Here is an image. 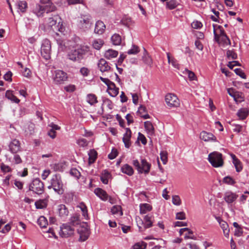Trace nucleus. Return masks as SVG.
Masks as SVG:
<instances>
[{
  "mask_svg": "<svg viewBox=\"0 0 249 249\" xmlns=\"http://www.w3.org/2000/svg\"><path fill=\"white\" fill-rule=\"evenodd\" d=\"M89 70L85 67L82 68L80 70L81 74L83 76H88L89 73Z\"/></svg>",
  "mask_w": 249,
  "mask_h": 249,
  "instance_id": "338daca9",
  "label": "nucleus"
},
{
  "mask_svg": "<svg viewBox=\"0 0 249 249\" xmlns=\"http://www.w3.org/2000/svg\"><path fill=\"white\" fill-rule=\"evenodd\" d=\"M176 218L179 220H184L186 219L185 213L183 212H178L176 213Z\"/></svg>",
  "mask_w": 249,
  "mask_h": 249,
  "instance_id": "69168bd1",
  "label": "nucleus"
},
{
  "mask_svg": "<svg viewBox=\"0 0 249 249\" xmlns=\"http://www.w3.org/2000/svg\"><path fill=\"white\" fill-rule=\"evenodd\" d=\"M238 196L231 192H227L225 193L224 200L228 203H231L235 201Z\"/></svg>",
  "mask_w": 249,
  "mask_h": 249,
  "instance_id": "5701e85b",
  "label": "nucleus"
},
{
  "mask_svg": "<svg viewBox=\"0 0 249 249\" xmlns=\"http://www.w3.org/2000/svg\"><path fill=\"white\" fill-rule=\"evenodd\" d=\"M208 160L214 167H221L224 163L222 154L218 152H213L209 154Z\"/></svg>",
  "mask_w": 249,
  "mask_h": 249,
  "instance_id": "7ed1b4c3",
  "label": "nucleus"
},
{
  "mask_svg": "<svg viewBox=\"0 0 249 249\" xmlns=\"http://www.w3.org/2000/svg\"><path fill=\"white\" fill-rule=\"evenodd\" d=\"M47 9L44 6L39 4H36L33 7L32 11L37 17H41L43 16V14L46 11H47Z\"/></svg>",
  "mask_w": 249,
  "mask_h": 249,
  "instance_id": "dca6fc26",
  "label": "nucleus"
},
{
  "mask_svg": "<svg viewBox=\"0 0 249 249\" xmlns=\"http://www.w3.org/2000/svg\"><path fill=\"white\" fill-rule=\"evenodd\" d=\"M172 202L176 205H179L181 204V200L178 196H174L172 197Z\"/></svg>",
  "mask_w": 249,
  "mask_h": 249,
  "instance_id": "e2e57ef3",
  "label": "nucleus"
},
{
  "mask_svg": "<svg viewBox=\"0 0 249 249\" xmlns=\"http://www.w3.org/2000/svg\"><path fill=\"white\" fill-rule=\"evenodd\" d=\"M111 212L113 214H117L119 212H120L121 214H123V212L121 211V207L119 205H115L113 206L111 209Z\"/></svg>",
  "mask_w": 249,
  "mask_h": 249,
  "instance_id": "4d7b16f0",
  "label": "nucleus"
},
{
  "mask_svg": "<svg viewBox=\"0 0 249 249\" xmlns=\"http://www.w3.org/2000/svg\"><path fill=\"white\" fill-rule=\"evenodd\" d=\"M216 219L218 222L220 227L223 230L224 235L226 237H228L229 235L230 229L229 228L228 223L226 221L223 220L220 217H216Z\"/></svg>",
  "mask_w": 249,
  "mask_h": 249,
  "instance_id": "f3484780",
  "label": "nucleus"
},
{
  "mask_svg": "<svg viewBox=\"0 0 249 249\" xmlns=\"http://www.w3.org/2000/svg\"><path fill=\"white\" fill-rule=\"evenodd\" d=\"M78 207L80 208L82 212V215L86 219H88L89 216L88 213V210L86 206L84 204V203H81Z\"/></svg>",
  "mask_w": 249,
  "mask_h": 249,
  "instance_id": "a18cd8bd",
  "label": "nucleus"
},
{
  "mask_svg": "<svg viewBox=\"0 0 249 249\" xmlns=\"http://www.w3.org/2000/svg\"><path fill=\"white\" fill-rule=\"evenodd\" d=\"M51 72L52 73L54 74V77L53 78H68L67 73L62 70H53Z\"/></svg>",
  "mask_w": 249,
  "mask_h": 249,
  "instance_id": "c9c22d12",
  "label": "nucleus"
},
{
  "mask_svg": "<svg viewBox=\"0 0 249 249\" xmlns=\"http://www.w3.org/2000/svg\"><path fill=\"white\" fill-rule=\"evenodd\" d=\"M248 115L249 110L246 108H242L240 109L237 113V115L241 120L245 119Z\"/></svg>",
  "mask_w": 249,
  "mask_h": 249,
  "instance_id": "473e14b6",
  "label": "nucleus"
},
{
  "mask_svg": "<svg viewBox=\"0 0 249 249\" xmlns=\"http://www.w3.org/2000/svg\"><path fill=\"white\" fill-rule=\"evenodd\" d=\"M140 213L141 214H144L146 213L150 212L152 210V206L147 203H144L140 205Z\"/></svg>",
  "mask_w": 249,
  "mask_h": 249,
  "instance_id": "f704fd0d",
  "label": "nucleus"
},
{
  "mask_svg": "<svg viewBox=\"0 0 249 249\" xmlns=\"http://www.w3.org/2000/svg\"><path fill=\"white\" fill-rule=\"evenodd\" d=\"M216 26V25H213V34L215 41L220 45H231L230 40L226 35L223 28L220 26H218V29L219 31V33H217L215 29Z\"/></svg>",
  "mask_w": 249,
  "mask_h": 249,
  "instance_id": "f257e3e1",
  "label": "nucleus"
},
{
  "mask_svg": "<svg viewBox=\"0 0 249 249\" xmlns=\"http://www.w3.org/2000/svg\"><path fill=\"white\" fill-rule=\"evenodd\" d=\"M200 138L205 142H207L214 140L215 137L211 133H208L206 131H202L200 134Z\"/></svg>",
  "mask_w": 249,
  "mask_h": 249,
  "instance_id": "a878e982",
  "label": "nucleus"
},
{
  "mask_svg": "<svg viewBox=\"0 0 249 249\" xmlns=\"http://www.w3.org/2000/svg\"><path fill=\"white\" fill-rule=\"evenodd\" d=\"M21 72L22 73V75L24 77H29L31 74V71L28 68H25L23 71L21 70Z\"/></svg>",
  "mask_w": 249,
  "mask_h": 249,
  "instance_id": "774afa93",
  "label": "nucleus"
},
{
  "mask_svg": "<svg viewBox=\"0 0 249 249\" xmlns=\"http://www.w3.org/2000/svg\"><path fill=\"white\" fill-rule=\"evenodd\" d=\"M74 230L68 224H63L60 227L59 235L63 238H68L73 235Z\"/></svg>",
  "mask_w": 249,
  "mask_h": 249,
  "instance_id": "f8f14e48",
  "label": "nucleus"
},
{
  "mask_svg": "<svg viewBox=\"0 0 249 249\" xmlns=\"http://www.w3.org/2000/svg\"><path fill=\"white\" fill-rule=\"evenodd\" d=\"M111 176L110 173L107 170H104L100 177L101 181L105 184H107L108 182V178Z\"/></svg>",
  "mask_w": 249,
  "mask_h": 249,
  "instance_id": "7c9ffc66",
  "label": "nucleus"
},
{
  "mask_svg": "<svg viewBox=\"0 0 249 249\" xmlns=\"http://www.w3.org/2000/svg\"><path fill=\"white\" fill-rule=\"evenodd\" d=\"M223 182L228 185H234L236 182L232 178L229 176L224 178Z\"/></svg>",
  "mask_w": 249,
  "mask_h": 249,
  "instance_id": "09e8293b",
  "label": "nucleus"
},
{
  "mask_svg": "<svg viewBox=\"0 0 249 249\" xmlns=\"http://www.w3.org/2000/svg\"><path fill=\"white\" fill-rule=\"evenodd\" d=\"M41 3L46 4L45 7L47 10V13L54 11L55 10V6L53 4L51 0H40Z\"/></svg>",
  "mask_w": 249,
  "mask_h": 249,
  "instance_id": "393cba45",
  "label": "nucleus"
},
{
  "mask_svg": "<svg viewBox=\"0 0 249 249\" xmlns=\"http://www.w3.org/2000/svg\"><path fill=\"white\" fill-rule=\"evenodd\" d=\"M111 39L113 44L115 45H119L121 44L122 38L119 34H114L112 36Z\"/></svg>",
  "mask_w": 249,
  "mask_h": 249,
  "instance_id": "58836bf2",
  "label": "nucleus"
},
{
  "mask_svg": "<svg viewBox=\"0 0 249 249\" xmlns=\"http://www.w3.org/2000/svg\"><path fill=\"white\" fill-rule=\"evenodd\" d=\"M60 18L58 15H54L52 17L49 18L47 20V24L51 27L54 32L58 31L62 32V24L60 23Z\"/></svg>",
  "mask_w": 249,
  "mask_h": 249,
  "instance_id": "0eeeda50",
  "label": "nucleus"
},
{
  "mask_svg": "<svg viewBox=\"0 0 249 249\" xmlns=\"http://www.w3.org/2000/svg\"><path fill=\"white\" fill-rule=\"evenodd\" d=\"M146 246L147 244L145 242L137 243L133 246V249H145Z\"/></svg>",
  "mask_w": 249,
  "mask_h": 249,
  "instance_id": "8fccbe9b",
  "label": "nucleus"
},
{
  "mask_svg": "<svg viewBox=\"0 0 249 249\" xmlns=\"http://www.w3.org/2000/svg\"><path fill=\"white\" fill-rule=\"evenodd\" d=\"M132 164L137 170L139 173L142 174L144 173L145 174H148L150 171L151 164L145 159H142L141 162L137 160H133Z\"/></svg>",
  "mask_w": 249,
  "mask_h": 249,
  "instance_id": "f03ea898",
  "label": "nucleus"
},
{
  "mask_svg": "<svg viewBox=\"0 0 249 249\" xmlns=\"http://www.w3.org/2000/svg\"><path fill=\"white\" fill-rule=\"evenodd\" d=\"M97 153L94 150H91L89 153V164L90 165L94 163L97 159Z\"/></svg>",
  "mask_w": 249,
  "mask_h": 249,
  "instance_id": "4c0bfd02",
  "label": "nucleus"
},
{
  "mask_svg": "<svg viewBox=\"0 0 249 249\" xmlns=\"http://www.w3.org/2000/svg\"><path fill=\"white\" fill-rule=\"evenodd\" d=\"M227 56L229 59H236L237 58V54L233 50L227 51Z\"/></svg>",
  "mask_w": 249,
  "mask_h": 249,
  "instance_id": "3c124183",
  "label": "nucleus"
},
{
  "mask_svg": "<svg viewBox=\"0 0 249 249\" xmlns=\"http://www.w3.org/2000/svg\"><path fill=\"white\" fill-rule=\"evenodd\" d=\"M94 192L97 196L104 201H106L109 197L107 192L100 188H96Z\"/></svg>",
  "mask_w": 249,
  "mask_h": 249,
  "instance_id": "412c9836",
  "label": "nucleus"
},
{
  "mask_svg": "<svg viewBox=\"0 0 249 249\" xmlns=\"http://www.w3.org/2000/svg\"><path fill=\"white\" fill-rule=\"evenodd\" d=\"M138 140L142 142V143L144 145L146 144L147 143V140L146 138L140 132L138 133Z\"/></svg>",
  "mask_w": 249,
  "mask_h": 249,
  "instance_id": "0e129e2a",
  "label": "nucleus"
},
{
  "mask_svg": "<svg viewBox=\"0 0 249 249\" xmlns=\"http://www.w3.org/2000/svg\"><path fill=\"white\" fill-rule=\"evenodd\" d=\"M5 97L14 103H18L20 102V100L13 94L11 91L7 90L5 93Z\"/></svg>",
  "mask_w": 249,
  "mask_h": 249,
  "instance_id": "e433bc0d",
  "label": "nucleus"
},
{
  "mask_svg": "<svg viewBox=\"0 0 249 249\" xmlns=\"http://www.w3.org/2000/svg\"><path fill=\"white\" fill-rule=\"evenodd\" d=\"M125 132L124 134L123 141L126 148H128L131 145L130 139L131 137V131L129 128H125Z\"/></svg>",
  "mask_w": 249,
  "mask_h": 249,
  "instance_id": "2eb2a0df",
  "label": "nucleus"
},
{
  "mask_svg": "<svg viewBox=\"0 0 249 249\" xmlns=\"http://www.w3.org/2000/svg\"><path fill=\"white\" fill-rule=\"evenodd\" d=\"M154 218L153 215L148 214L144 216V221L141 219L139 221H137L139 231H142L145 229L152 227L154 222Z\"/></svg>",
  "mask_w": 249,
  "mask_h": 249,
  "instance_id": "423d86ee",
  "label": "nucleus"
},
{
  "mask_svg": "<svg viewBox=\"0 0 249 249\" xmlns=\"http://www.w3.org/2000/svg\"><path fill=\"white\" fill-rule=\"evenodd\" d=\"M35 205L37 209H43L46 207V204L44 200H40L35 202Z\"/></svg>",
  "mask_w": 249,
  "mask_h": 249,
  "instance_id": "5fc2aeb1",
  "label": "nucleus"
},
{
  "mask_svg": "<svg viewBox=\"0 0 249 249\" xmlns=\"http://www.w3.org/2000/svg\"><path fill=\"white\" fill-rule=\"evenodd\" d=\"M18 9L22 13L26 11L27 8V3L25 0H19L17 2Z\"/></svg>",
  "mask_w": 249,
  "mask_h": 249,
  "instance_id": "a19ab883",
  "label": "nucleus"
},
{
  "mask_svg": "<svg viewBox=\"0 0 249 249\" xmlns=\"http://www.w3.org/2000/svg\"><path fill=\"white\" fill-rule=\"evenodd\" d=\"M9 147L10 151L13 154H16L21 151L20 142L16 139L12 141L9 144Z\"/></svg>",
  "mask_w": 249,
  "mask_h": 249,
  "instance_id": "4468645a",
  "label": "nucleus"
},
{
  "mask_svg": "<svg viewBox=\"0 0 249 249\" xmlns=\"http://www.w3.org/2000/svg\"><path fill=\"white\" fill-rule=\"evenodd\" d=\"M87 101L90 105H93L97 103V97L95 94H89L87 96Z\"/></svg>",
  "mask_w": 249,
  "mask_h": 249,
  "instance_id": "ea45409f",
  "label": "nucleus"
},
{
  "mask_svg": "<svg viewBox=\"0 0 249 249\" xmlns=\"http://www.w3.org/2000/svg\"><path fill=\"white\" fill-rule=\"evenodd\" d=\"M77 232L79 234V241L81 242L85 241L89 235V231L85 223H83L77 229Z\"/></svg>",
  "mask_w": 249,
  "mask_h": 249,
  "instance_id": "ddd939ff",
  "label": "nucleus"
},
{
  "mask_svg": "<svg viewBox=\"0 0 249 249\" xmlns=\"http://www.w3.org/2000/svg\"><path fill=\"white\" fill-rule=\"evenodd\" d=\"M144 127L149 135H152L154 134L155 130L154 126L152 123L150 121L144 122Z\"/></svg>",
  "mask_w": 249,
  "mask_h": 249,
  "instance_id": "72a5a7b5",
  "label": "nucleus"
},
{
  "mask_svg": "<svg viewBox=\"0 0 249 249\" xmlns=\"http://www.w3.org/2000/svg\"><path fill=\"white\" fill-rule=\"evenodd\" d=\"M91 20V17L89 15H82L79 18V27L85 30L89 29L92 24Z\"/></svg>",
  "mask_w": 249,
  "mask_h": 249,
  "instance_id": "1a4fd4ad",
  "label": "nucleus"
},
{
  "mask_svg": "<svg viewBox=\"0 0 249 249\" xmlns=\"http://www.w3.org/2000/svg\"><path fill=\"white\" fill-rule=\"evenodd\" d=\"M165 100L169 107H177L179 106V100L178 97L174 94H167L165 96Z\"/></svg>",
  "mask_w": 249,
  "mask_h": 249,
  "instance_id": "9b49d317",
  "label": "nucleus"
},
{
  "mask_svg": "<svg viewBox=\"0 0 249 249\" xmlns=\"http://www.w3.org/2000/svg\"><path fill=\"white\" fill-rule=\"evenodd\" d=\"M118 55V52L115 50L109 49L105 53L104 56L107 59L110 60L116 57Z\"/></svg>",
  "mask_w": 249,
  "mask_h": 249,
  "instance_id": "c85d7f7f",
  "label": "nucleus"
},
{
  "mask_svg": "<svg viewBox=\"0 0 249 249\" xmlns=\"http://www.w3.org/2000/svg\"><path fill=\"white\" fill-rule=\"evenodd\" d=\"M191 26L192 28L197 29L202 27V24L201 22L196 20L193 21L191 24Z\"/></svg>",
  "mask_w": 249,
  "mask_h": 249,
  "instance_id": "680f3d73",
  "label": "nucleus"
},
{
  "mask_svg": "<svg viewBox=\"0 0 249 249\" xmlns=\"http://www.w3.org/2000/svg\"><path fill=\"white\" fill-rule=\"evenodd\" d=\"M51 42L47 39L43 40L41 47V54L46 60L51 58Z\"/></svg>",
  "mask_w": 249,
  "mask_h": 249,
  "instance_id": "6e6552de",
  "label": "nucleus"
},
{
  "mask_svg": "<svg viewBox=\"0 0 249 249\" xmlns=\"http://www.w3.org/2000/svg\"><path fill=\"white\" fill-rule=\"evenodd\" d=\"M98 67L102 72L107 71L110 69V67L108 62L103 58L99 60Z\"/></svg>",
  "mask_w": 249,
  "mask_h": 249,
  "instance_id": "6ab92c4d",
  "label": "nucleus"
},
{
  "mask_svg": "<svg viewBox=\"0 0 249 249\" xmlns=\"http://www.w3.org/2000/svg\"><path fill=\"white\" fill-rule=\"evenodd\" d=\"M11 161L15 164H18L21 163L22 162V160L20 156L16 153L14 154L13 160Z\"/></svg>",
  "mask_w": 249,
  "mask_h": 249,
  "instance_id": "603ef678",
  "label": "nucleus"
},
{
  "mask_svg": "<svg viewBox=\"0 0 249 249\" xmlns=\"http://www.w3.org/2000/svg\"><path fill=\"white\" fill-rule=\"evenodd\" d=\"M107 86V92L112 97L116 96L119 93V88H117L114 83L109 79H101Z\"/></svg>",
  "mask_w": 249,
  "mask_h": 249,
  "instance_id": "9d476101",
  "label": "nucleus"
},
{
  "mask_svg": "<svg viewBox=\"0 0 249 249\" xmlns=\"http://www.w3.org/2000/svg\"><path fill=\"white\" fill-rule=\"evenodd\" d=\"M68 57L73 61H79L82 59L77 49L71 50L68 54Z\"/></svg>",
  "mask_w": 249,
  "mask_h": 249,
  "instance_id": "a211bd4d",
  "label": "nucleus"
},
{
  "mask_svg": "<svg viewBox=\"0 0 249 249\" xmlns=\"http://www.w3.org/2000/svg\"><path fill=\"white\" fill-rule=\"evenodd\" d=\"M177 5V2L175 0H168L166 2V6L169 9H175Z\"/></svg>",
  "mask_w": 249,
  "mask_h": 249,
  "instance_id": "de8ad7c7",
  "label": "nucleus"
},
{
  "mask_svg": "<svg viewBox=\"0 0 249 249\" xmlns=\"http://www.w3.org/2000/svg\"><path fill=\"white\" fill-rule=\"evenodd\" d=\"M70 224L72 226L82 225L80 220V215L78 213L73 214L70 218Z\"/></svg>",
  "mask_w": 249,
  "mask_h": 249,
  "instance_id": "cd10ccee",
  "label": "nucleus"
},
{
  "mask_svg": "<svg viewBox=\"0 0 249 249\" xmlns=\"http://www.w3.org/2000/svg\"><path fill=\"white\" fill-rule=\"evenodd\" d=\"M118 155V151L116 149L113 148L111 152L108 154V158L110 160L115 159Z\"/></svg>",
  "mask_w": 249,
  "mask_h": 249,
  "instance_id": "bf43d9fd",
  "label": "nucleus"
},
{
  "mask_svg": "<svg viewBox=\"0 0 249 249\" xmlns=\"http://www.w3.org/2000/svg\"><path fill=\"white\" fill-rule=\"evenodd\" d=\"M105 29L106 25L101 20H98L95 24L94 33L96 34L102 35L105 32Z\"/></svg>",
  "mask_w": 249,
  "mask_h": 249,
  "instance_id": "aec40b11",
  "label": "nucleus"
},
{
  "mask_svg": "<svg viewBox=\"0 0 249 249\" xmlns=\"http://www.w3.org/2000/svg\"><path fill=\"white\" fill-rule=\"evenodd\" d=\"M142 60L144 63L148 65H151L152 63V60L147 54L145 49H144V54L142 56Z\"/></svg>",
  "mask_w": 249,
  "mask_h": 249,
  "instance_id": "c03bdc74",
  "label": "nucleus"
},
{
  "mask_svg": "<svg viewBox=\"0 0 249 249\" xmlns=\"http://www.w3.org/2000/svg\"><path fill=\"white\" fill-rule=\"evenodd\" d=\"M183 75L180 74L181 76L185 77L186 76H188V78H195V74L193 71L188 70L187 69H185L183 71H182Z\"/></svg>",
  "mask_w": 249,
  "mask_h": 249,
  "instance_id": "49530a36",
  "label": "nucleus"
},
{
  "mask_svg": "<svg viewBox=\"0 0 249 249\" xmlns=\"http://www.w3.org/2000/svg\"><path fill=\"white\" fill-rule=\"evenodd\" d=\"M53 190L58 194L61 195L64 193L63 184L59 175L55 174L50 180Z\"/></svg>",
  "mask_w": 249,
  "mask_h": 249,
  "instance_id": "39448f33",
  "label": "nucleus"
},
{
  "mask_svg": "<svg viewBox=\"0 0 249 249\" xmlns=\"http://www.w3.org/2000/svg\"><path fill=\"white\" fill-rule=\"evenodd\" d=\"M167 57L168 61L169 64H171L173 67L179 70L180 65L178 64V61L173 57H170V54L169 53H167Z\"/></svg>",
  "mask_w": 249,
  "mask_h": 249,
  "instance_id": "2f4dec72",
  "label": "nucleus"
},
{
  "mask_svg": "<svg viewBox=\"0 0 249 249\" xmlns=\"http://www.w3.org/2000/svg\"><path fill=\"white\" fill-rule=\"evenodd\" d=\"M29 190L37 195L42 194L44 192V183L39 178H35L30 184Z\"/></svg>",
  "mask_w": 249,
  "mask_h": 249,
  "instance_id": "20e7f679",
  "label": "nucleus"
},
{
  "mask_svg": "<svg viewBox=\"0 0 249 249\" xmlns=\"http://www.w3.org/2000/svg\"><path fill=\"white\" fill-rule=\"evenodd\" d=\"M70 174L76 178H79L81 175L80 172L76 168L71 169L70 171Z\"/></svg>",
  "mask_w": 249,
  "mask_h": 249,
  "instance_id": "13d9d810",
  "label": "nucleus"
},
{
  "mask_svg": "<svg viewBox=\"0 0 249 249\" xmlns=\"http://www.w3.org/2000/svg\"><path fill=\"white\" fill-rule=\"evenodd\" d=\"M104 41L102 39H95L92 42L93 47L96 50H100L104 44Z\"/></svg>",
  "mask_w": 249,
  "mask_h": 249,
  "instance_id": "37998d69",
  "label": "nucleus"
},
{
  "mask_svg": "<svg viewBox=\"0 0 249 249\" xmlns=\"http://www.w3.org/2000/svg\"><path fill=\"white\" fill-rule=\"evenodd\" d=\"M160 159L163 164H166L167 162V152L165 151H162L160 153Z\"/></svg>",
  "mask_w": 249,
  "mask_h": 249,
  "instance_id": "864d4df0",
  "label": "nucleus"
},
{
  "mask_svg": "<svg viewBox=\"0 0 249 249\" xmlns=\"http://www.w3.org/2000/svg\"><path fill=\"white\" fill-rule=\"evenodd\" d=\"M78 52H79V54L80 55V57H81V59H83L84 56L88 53H90V49L89 47L87 45L86 46H81L80 48H77Z\"/></svg>",
  "mask_w": 249,
  "mask_h": 249,
  "instance_id": "c756f323",
  "label": "nucleus"
},
{
  "mask_svg": "<svg viewBox=\"0 0 249 249\" xmlns=\"http://www.w3.org/2000/svg\"><path fill=\"white\" fill-rule=\"evenodd\" d=\"M139 52L138 46L133 45L132 48L129 50L127 53L129 54H135Z\"/></svg>",
  "mask_w": 249,
  "mask_h": 249,
  "instance_id": "052dcab7",
  "label": "nucleus"
},
{
  "mask_svg": "<svg viewBox=\"0 0 249 249\" xmlns=\"http://www.w3.org/2000/svg\"><path fill=\"white\" fill-rule=\"evenodd\" d=\"M121 171L129 176H131L134 174L133 168L128 164H125L122 166Z\"/></svg>",
  "mask_w": 249,
  "mask_h": 249,
  "instance_id": "bb28decb",
  "label": "nucleus"
},
{
  "mask_svg": "<svg viewBox=\"0 0 249 249\" xmlns=\"http://www.w3.org/2000/svg\"><path fill=\"white\" fill-rule=\"evenodd\" d=\"M57 210L59 216L62 218H66L69 213L68 208L64 204L59 205Z\"/></svg>",
  "mask_w": 249,
  "mask_h": 249,
  "instance_id": "4be33fe9",
  "label": "nucleus"
},
{
  "mask_svg": "<svg viewBox=\"0 0 249 249\" xmlns=\"http://www.w3.org/2000/svg\"><path fill=\"white\" fill-rule=\"evenodd\" d=\"M37 224L41 228H46L48 225V221L44 216H41L38 219Z\"/></svg>",
  "mask_w": 249,
  "mask_h": 249,
  "instance_id": "79ce46f5",
  "label": "nucleus"
},
{
  "mask_svg": "<svg viewBox=\"0 0 249 249\" xmlns=\"http://www.w3.org/2000/svg\"><path fill=\"white\" fill-rule=\"evenodd\" d=\"M103 105L107 107L109 109H112L113 107L112 101L108 99H105L103 100Z\"/></svg>",
  "mask_w": 249,
  "mask_h": 249,
  "instance_id": "6e6d98bb",
  "label": "nucleus"
},
{
  "mask_svg": "<svg viewBox=\"0 0 249 249\" xmlns=\"http://www.w3.org/2000/svg\"><path fill=\"white\" fill-rule=\"evenodd\" d=\"M231 157L232 159V163L234 164L236 171L237 172H241L243 169V165L240 160L238 159L235 155L231 154Z\"/></svg>",
  "mask_w": 249,
  "mask_h": 249,
  "instance_id": "b1692460",
  "label": "nucleus"
}]
</instances>
